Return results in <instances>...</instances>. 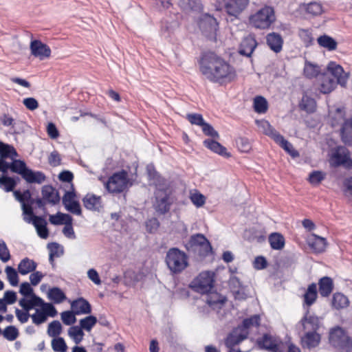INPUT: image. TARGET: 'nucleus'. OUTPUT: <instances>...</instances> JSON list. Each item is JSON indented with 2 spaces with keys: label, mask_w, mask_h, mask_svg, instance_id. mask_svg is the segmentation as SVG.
Returning a JSON list of instances; mask_svg holds the SVG:
<instances>
[{
  "label": "nucleus",
  "mask_w": 352,
  "mask_h": 352,
  "mask_svg": "<svg viewBox=\"0 0 352 352\" xmlns=\"http://www.w3.org/2000/svg\"><path fill=\"white\" fill-rule=\"evenodd\" d=\"M42 198H34L29 189L21 192L16 190L14 197L21 205L24 220H47L48 212L46 204L55 205L59 203L58 192L51 185L43 186L41 188Z\"/></svg>",
  "instance_id": "nucleus-1"
},
{
  "label": "nucleus",
  "mask_w": 352,
  "mask_h": 352,
  "mask_svg": "<svg viewBox=\"0 0 352 352\" xmlns=\"http://www.w3.org/2000/svg\"><path fill=\"white\" fill-rule=\"evenodd\" d=\"M199 63L201 72L210 82H220L223 79L230 82L236 77L234 67L213 52H202Z\"/></svg>",
  "instance_id": "nucleus-2"
},
{
  "label": "nucleus",
  "mask_w": 352,
  "mask_h": 352,
  "mask_svg": "<svg viewBox=\"0 0 352 352\" xmlns=\"http://www.w3.org/2000/svg\"><path fill=\"white\" fill-rule=\"evenodd\" d=\"M165 261L169 270L175 274L180 273L188 265L186 254L177 248L168 250Z\"/></svg>",
  "instance_id": "nucleus-3"
},
{
  "label": "nucleus",
  "mask_w": 352,
  "mask_h": 352,
  "mask_svg": "<svg viewBox=\"0 0 352 352\" xmlns=\"http://www.w3.org/2000/svg\"><path fill=\"white\" fill-rule=\"evenodd\" d=\"M186 248L188 251H192L201 257H206L212 253L210 241L202 234L192 235Z\"/></svg>",
  "instance_id": "nucleus-4"
},
{
  "label": "nucleus",
  "mask_w": 352,
  "mask_h": 352,
  "mask_svg": "<svg viewBox=\"0 0 352 352\" xmlns=\"http://www.w3.org/2000/svg\"><path fill=\"white\" fill-rule=\"evenodd\" d=\"M276 16L274 8L265 6L250 17V24L258 29H267L275 21Z\"/></svg>",
  "instance_id": "nucleus-5"
},
{
  "label": "nucleus",
  "mask_w": 352,
  "mask_h": 352,
  "mask_svg": "<svg viewBox=\"0 0 352 352\" xmlns=\"http://www.w3.org/2000/svg\"><path fill=\"white\" fill-rule=\"evenodd\" d=\"M329 343L335 348L350 351L352 349V340L341 327L333 328L329 333Z\"/></svg>",
  "instance_id": "nucleus-6"
},
{
  "label": "nucleus",
  "mask_w": 352,
  "mask_h": 352,
  "mask_svg": "<svg viewBox=\"0 0 352 352\" xmlns=\"http://www.w3.org/2000/svg\"><path fill=\"white\" fill-rule=\"evenodd\" d=\"M198 25L203 35L207 38V39L212 41H217V32L218 30L219 23L213 16L209 14H201Z\"/></svg>",
  "instance_id": "nucleus-7"
},
{
  "label": "nucleus",
  "mask_w": 352,
  "mask_h": 352,
  "mask_svg": "<svg viewBox=\"0 0 352 352\" xmlns=\"http://www.w3.org/2000/svg\"><path fill=\"white\" fill-rule=\"evenodd\" d=\"M128 173L122 170L113 173L106 183V188L112 193H120L125 190L129 184Z\"/></svg>",
  "instance_id": "nucleus-8"
},
{
  "label": "nucleus",
  "mask_w": 352,
  "mask_h": 352,
  "mask_svg": "<svg viewBox=\"0 0 352 352\" xmlns=\"http://www.w3.org/2000/svg\"><path fill=\"white\" fill-rule=\"evenodd\" d=\"M192 289L200 294L210 293L214 288V274L202 272L192 283Z\"/></svg>",
  "instance_id": "nucleus-9"
},
{
  "label": "nucleus",
  "mask_w": 352,
  "mask_h": 352,
  "mask_svg": "<svg viewBox=\"0 0 352 352\" xmlns=\"http://www.w3.org/2000/svg\"><path fill=\"white\" fill-rule=\"evenodd\" d=\"M332 159L336 166H344L348 168H352V160L349 151L342 146H337L332 154Z\"/></svg>",
  "instance_id": "nucleus-10"
},
{
  "label": "nucleus",
  "mask_w": 352,
  "mask_h": 352,
  "mask_svg": "<svg viewBox=\"0 0 352 352\" xmlns=\"http://www.w3.org/2000/svg\"><path fill=\"white\" fill-rule=\"evenodd\" d=\"M31 54L40 60H44L51 56V49L41 40L34 39L31 41L30 45Z\"/></svg>",
  "instance_id": "nucleus-11"
},
{
  "label": "nucleus",
  "mask_w": 352,
  "mask_h": 352,
  "mask_svg": "<svg viewBox=\"0 0 352 352\" xmlns=\"http://www.w3.org/2000/svg\"><path fill=\"white\" fill-rule=\"evenodd\" d=\"M226 12L237 17L248 6L249 0H222Z\"/></svg>",
  "instance_id": "nucleus-12"
},
{
  "label": "nucleus",
  "mask_w": 352,
  "mask_h": 352,
  "mask_svg": "<svg viewBox=\"0 0 352 352\" xmlns=\"http://www.w3.org/2000/svg\"><path fill=\"white\" fill-rule=\"evenodd\" d=\"M306 241L309 248L315 254H321L324 252L328 244L325 238L320 236L314 233L310 234L307 237Z\"/></svg>",
  "instance_id": "nucleus-13"
},
{
  "label": "nucleus",
  "mask_w": 352,
  "mask_h": 352,
  "mask_svg": "<svg viewBox=\"0 0 352 352\" xmlns=\"http://www.w3.org/2000/svg\"><path fill=\"white\" fill-rule=\"evenodd\" d=\"M327 69L336 78V83L340 84L342 87L346 86L349 78V74L344 72L341 65L331 61L328 64Z\"/></svg>",
  "instance_id": "nucleus-14"
},
{
  "label": "nucleus",
  "mask_w": 352,
  "mask_h": 352,
  "mask_svg": "<svg viewBox=\"0 0 352 352\" xmlns=\"http://www.w3.org/2000/svg\"><path fill=\"white\" fill-rule=\"evenodd\" d=\"M11 162H7V164L3 166L0 172L2 173H8L10 170L12 173H16L23 177V174L28 168L25 161L14 158L11 160Z\"/></svg>",
  "instance_id": "nucleus-15"
},
{
  "label": "nucleus",
  "mask_w": 352,
  "mask_h": 352,
  "mask_svg": "<svg viewBox=\"0 0 352 352\" xmlns=\"http://www.w3.org/2000/svg\"><path fill=\"white\" fill-rule=\"evenodd\" d=\"M257 46V42L252 35H248L242 40L239 49V53L243 56L250 57L254 49Z\"/></svg>",
  "instance_id": "nucleus-16"
},
{
  "label": "nucleus",
  "mask_w": 352,
  "mask_h": 352,
  "mask_svg": "<svg viewBox=\"0 0 352 352\" xmlns=\"http://www.w3.org/2000/svg\"><path fill=\"white\" fill-rule=\"evenodd\" d=\"M71 307L76 315L88 314L91 312L89 302L83 298H78L71 303Z\"/></svg>",
  "instance_id": "nucleus-17"
},
{
  "label": "nucleus",
  "mask_w": 352,
  "mask_h": 352,
  "mask_svg": "<svg viewBox=\"0 0 352 352\" xmlns=\"http://www.w3.org/2000/svg\"><path fill=\"white\" fill-rule=\"evenodd\" d=\"M266 41L270 48L275 53H278L282 50L283 39L280 34L269 33L266 36Z\"/></svg>",
  "instance_id": "nucleus-18"
},
{
  "label": "nucleus",
  "mask_w": 352,
  "mask_h": 352,
  "mask_svg": "<svg viewBox=\"0 0 352 352\" xmlns=\"http://www.w3.org/2000/svg\"><path fill=\"white\" fill-rule=\"evenodd\" d=\"M203 144L211 151L223 157H229L231 155L230 153L227 152V149L225 146L214 140L206 139L203 142Z\"/></svg>",
  "instance_id": "nucleus-19"
},
{
  "label": "nucleus",
  "mask_w": 352,
  "mask_h": 352,
  "mask_svg": "<svg viewBox=\"0 0 352 352\" xmlns=\"http://www.w3.org/2000/svg\"><path fill=\"white\" fill-rule=\"evenodd\" d=\"M320 335L316 331H309L302 338V345L308 349L315 348L320 344Z\"/></svg>",
  "instance_id": "nucleus-20"
},
{
  "label": "nucleus",
  "mask_w": 352,
  "mask_h": 352,
  "mask_svg": "<svg viewBox=\"0 0 352 352\" xmlns=\"http://www.w3.org/2000/svg\"><path fill=\"white\" fill-rule=\"evenodd\" d=\"M319 293L322 297H328L333 290V279L329 276H324L318 280Z\"/></svg>",
  "instance_id": "nucleus-21"
},
{
  "label": "nucleus",
  "mask_w": 352,
  "mask_h": 352,
  "mask_svg": "<svg viewBox=\"0 0 352 352\" xmlns=\"http://www.w3.org/2000/svg\"><path fill=\"white\" fill-rule=\"evenodd\" d=\"M22 178L30 184H42L46 179L45 174L41 171H34L29 167L23 174Z\"/></svg>",
  "instance_id": "nucleus-22"
},
{
  "label": "nucleus",
  "mask_w": 352,
  "mask_h": 352,
  "mask_svg": "<svg viewBox=\"0 0 352 352\" xmlns=\"http://www.w3.org/2000/svg\"><path fill=\"white\" fill-rule=\"evenodd\" d=\"M303 305L307 307L314 305L318 298L317 285L313 283L308 285L305 293L303 294Z\"/></svg>",
  "instance_id": "nucleus-23"
},
{
  "label": "nucleus",
  "mask_w": 352,
  "mask_h": 352,
  "mask_svg": "<svg viewBox=\"0 0 352 352\" xmlns=\"http://www.w3.org/2000/svg\"><path fill=\"white\" fill-rule=\"evenodd\" d=\"M82 202L85 207L89 210L100 211L102 208L101 197L95 195L87 194L83 199Z\"/></svg>",
  "instance_id": "nucleus-24"
},
{
  "label": "nucleus",
  "mask_w": 352,
  "mask_h": 352,
  "mask_svg": "<svg viewBox=\"0 0 352 352\" xmlns=\"http://www.w3.org/2000/svg\"><path fill=\"white\" fill-rule=\"evenodd\" d=\"M350 302L346 296L340 292L333 294L331 299V306L333 309L340 310L349 306Z\"/></svg>",
  "instance_id": "nucleus-25"
},
{
  "label": "nucleus",
  "mask_w": 352,
  "mask_h": 352,
  "mask_svg": "<svg viewBox=\"0 0 352 352\" xmlns=\"http://www.w3.org/2000/svg\"><path fill=\"white\" fill-rule=\"evenodd\" d=\"M30 297V299L23 298L19 301V304L23 308V310L29 312L34 307H38L42 302V298L35 294H32Z\"/></svg>",
  "instance_id": "nucleus-26"
},
{
  "label": "nucleus",
  "mask_w": 352,
  "mask_h": 352,
  "mask_svg": "<svg viewBox=\"0 0 352 352\" xmlns=\"http://www.w3.org/2000/svg\"><path fill=\"white\" fill-rule=\"evenodd\" d=\"M37 267V263L29 258L26 257L22 259L18 265V272L21 275H26L35 271Z\"/></svg>",
  "instance_id": "nucleus-27"
},
{
  "label": "nucleus",
  "mask_w": 352,
  "mask_h": 352,
  "mask_svg": "<svg viewBox=\"0 0 352 352\" xmlns=\"http://www.w3.org/2000/svg\"><path fill=\"white\" fill-rule=\"evenodd\" d=\"M268 241L272 250H281L285 247V238L278 232H273L270 234Z\"/></svg>",
  "instance_id": "nucleus-28"
},
{
  "label": "nucleus",
  "mask_w": 352,
  "mask_h": 352,
  "mask_svg": "<svg viewBox=\"0 0 352 352\" xmlns=\"http://www.w3.org/2000/svg\"><path fill=\"white\" fill-rule=\"evenodd\" d=\"M256 123L265 135L270 137L274 140H276V135H280L270 123L265 120H256Z\"/></svg>",
  "instance_id": "nucleus-29"
},
{
  "label": "nucleus",
  "mask_w": 352,
  "mask_h": 352,
  "mask_svg": "<svg viewBox=\"0 0 352 352\" xmlns=\"http://www.w3.org/2000/svg\"><path fill=\"white\" fill-rule=\"evenodd\" d=\"M247 335L241 333L236 334L234 333H230L225 339V346L228 349H234L235 346L242 342L244 340L247 338Z\"/></svg>",
  "instance_id": "nucleus-30"
},
{
  "label": "nucleus",
  "mask_w": 352,
  "mask_h": 352,
  "mask_svg": "<svg viewBox=\"0 0 352 352\" xmlns=\"http://www.w3.org/2000/svg\"><path fill=\"white\" fill-rule=\"evenodd\" d=\"M274 141L278 144L292 157H296L299 156V153L298 151L294 149L293 145L287 140H285L282 135H276V140Z\"/></svg>",
  "instance_id": "nucleus-31"
},
{
  "label": "nucleus",
  "mask_w": 352,
  "mask_h": 352,
  "mask_svg": "<svg viewBox=\"0 0 352 352\" xmlns=\"http://www.w3.org/2000/svg\"><path fill=\"white\" fill-rule=\"evenodd\" d=\"M342 140L348 145L352 146V118L346 120L341 128Z\"/></svg>",
  "instance_id": "nucleus-32"
},
{
  "label": "nucleus",
  "mask_w": 352,
  "mask_h": 352,
  "mask_svg": "<svg viewBox=\"0 0 352 352\" xmlns=\"http://www.w3.org/2000/svg\"><path fill=\"white\" fill-rule=\"evenodd\" d=\"M16 183L13 178L8 175V173H2L0 176V188L6 192H14Z\"/></svg>",
  "instance_id": "nucleus-33"
},
{
  "label": "nucleus",
  "mask_w": 352,
  "mask_h": 352,
  "mask_svg": "<svg viewBox=\"0 0 352 352\" xmlns=\"http://www.w3.org/2000/svg\"><path fill=\"white\" fill-rule=\"evenodd\" d=\"M147 173L149 180L152 181L153 184L160 188L166 186V179L155 169V168H147Z\"/></svg>",
  "instance_id": "nucleus-34"
},
{
  "label": "nucleus",
  "mask_w": 352,
  "mask_h": 352,
  "mask_svg": "<svg viewBox=\"0 0 352 352\" xmlns=\"http://www.w3.org/2000/svg\"><path fill=\"white\" fill-rule=\"evenodd\" d=\"M317 41L320 46L326 48L329 51L335 50L337 48V41L329 35L323 34L319 36Z\"/></svg>",
  "instance_id": "nucleus-35"
},
{
  "label": "nucleus",
  "mask_w": 352,
  "mask_h": 352,
  "mask_svg": "<svg viewBox=\"0 0 352 352\" xmlns=\"http://www.w3.org/2000/svg\"><path fill=\"white\" fill-rule=\"evenodd\" d=\"M336 82L334 78L322 75V82L320 85L319 90L321 93L327 94L331 93L336 87Z\"/></svg>",
  "instance_id": "nucleus-36"
},
{
  "label": "nucleus",
  "mask_w": 352,
  "mask_h": 352,
  "mask_svg": "<svg viewBox=\"0 0 352 352\" xmlns=\"http://www.w3.org/2000/svg\"><path fill=\"white\" fill-rule=\"evenodd\" d=\"M264 348L272 352H280V346L276 341L269 334H265L261 340Z\"/></svg>",
  "instance_id": "nucleus-37"
},
{
  "label": "nucleus",
  "mask_w": 352,
  "mask_h": 352,
  "mask_svg": "<svg viewBox=\"0 0 352 352\" xmlns=\"http://www.w3.org/2000/svg\"><path fill=\"white\" fill-rule=\"evenodd\" d=\"M169 195L166 193L162 197L157 196L155 210L160 214H165L170 209V203L168 202Z\"/></svg>",
  "instance_id": "nucleus-38"
},
{
  "label": "nucleus",
  "mask_w": 352,
  "mask_h": 352,
  "mask_svg": "<svg viewBox=\"0 0 352 352\" xmlns=\"http://www.w3.org/2000/svg\"><path fill=\"white\" fill-rule=\"evenodd\" d=\"M316 101L314 98L308 96L307 94L302 96L300 107L301 109L307 111V113H313L316 110Z\"/></svg>",
  "instance_id": "nucleus-39"
},
{
  "label": "nucleus",
  "mask_w": 352,
  "mask_h": 352,
  "mask_svg": "<svg viewBox=\"0 0 352 352\" xmlns=\"http://www.w3.org/2000/svg\"><path fill=\"white\" fill-rule=\"evenodd\" d=\"M253 107L255 112L264 113L268 109L267 101L263 96H257L254 99Z\"/></svg>",
  "instance_id": "nucleus-40"
},
{
  "label": "nucleus",
  "mask_w": 352,
  "mask_h": 352,
  "mask_svg": "<svg viewBox=\"0 0 352 352\" xmlns=\"http://www.w3.org/2000/svg\"><path fill=\"white\" fill-rule=\"evenodd\" d=\"M47 248L50 252L49 260L51 264L53 265L54 258L60 257L63 254V249L57 243H51L47 245Z\"/></svg>",
  "instance_id": "nucleus-41"
},
{
  "label": "nucleus",
  "mask_w": 352,
  "mask_h": 352,
  "mask_svg": "<svg viewBox=\"0 0 352 352\" xmlns=\"http://www.w3.org/2000/svg\"><path fill=\"white\" fill-rule=\"evenodd\" d=\"M48 297L54 303L59 304L66 299L65 293L58 287H52L48 292Z\"/></svg>",
  "instance_id": "nucleus-42"
},
{
  "label": "nucleus",
  "mask_w": 352,
  "mask_h": 352,
  "mask_svg": "<svg viewBox=\"0 0 352 352\" xmlns=\"http://www.w3.org/2000/svg\"><path fill=\"white\" fill-rule=\"evenodd\" d=\"M320 74V68L318 65L306 62L304 67L305 76L309 78H316Z\"/></svg>",
  "instance_id": "nucleus-43"
},
{
  "label": "nucleus",
  "mask_w": 352,
  "mask_h": 352,
  "mask_svg": "<svg viewBox=\"0 0 352 352\" xmlns=\"http://www.w3.org/2000/svg\"><path fill=\"white\" fill-rule=\"evenodd\" d=\"M32 223L35 227L38 235L42 239H47L49 236V231L47 228V221H28Z\"/></svg>",
  "instance_id": "nucleus-44"
},
{
  "label": "nucleus",
  "mask_w": 352,
  "mask_h": 352,
  "mask_svg": "<svg viewBox=\"0 0 352 352\" xmlns=\"http://www.w3.org/2000/svg\"><path fill=\"white\" fill-rule=\"evenodd\" d=\"M306 12L314 16L320 15L322 13V6L320 3L318 2H310L309 3L303 4Z\"/></svg>",
  "instance_id": "nucleus-45"
},
{
  "label": "nucleus",
  "mask_w": 352,
  "mask_h": 352,
  "mask_svg": "<svg viewBox=\"0 0 352 352\" xmlns=\"http://www.w3.org/2000/svg\"><path fill=\"white\" fill-rule=\"evenodd\" d=\"M63 330L62 325L58 320L51 322L47 328V334L52 338L58 337Z\"/></svg>",
  "instance_id": "nucleus-46"
},
{
  "label": "nucleus",
  "mask_w": 352,
  "mask_h": 352,
  "mask_svg": "<svg viewBox=\"0 0 352 352\" xmlns=\"http://www.w3.org/2000/svg\"><path fill=\"white\" fill-rule=\"evenodd\" d=\"M54 225L65 224L63 232L65 236L69 239H75V233L72 226V221H50Z\"/></svg>",
  "instance_id": "nucleus-47"
},
{
  "label": "nucleus",
  "mask_w": 352,
  "mask_h": 352,
  "mask_svg": "<svg viewBox=\"0 0 352 352\" xmlns=\"http://www.w3.org/2000/svg\"><path fill=\"white\" fill-rule=\"evenodd\" d=\"M68 333L73 338L76 344H79L83 338L84 333L82 329L78 326H73L69 328Z\"/></svg>",
  "instance_id": "nucleus-48"
},
{
  "label": "nucleus",
  "mask_w": 352,
  "mask_h": 352,
  "mask_svg": "<svg viewBox=\"0 0 352 352\" xmlns=\"http://www.w3.org/2000/svg\"><path fill=\"white\" fill-rule=\"evenodd\" d=\"M2 334L6 340L13 341L18 338L19 333L16 327L10 325L3 329Z\"/></svg>",
  "instance_id": "nucleus-49"
},
{
  "label": "nucleus",
  "mask_w": 352,
  "mask_h": 352,
  "mask_svg": "<svg viewBox=\"0 0 352 352\" xmlns=\"http://www.w3.org/2000/svg\"><path fill=\"white\" fill-rule=\"evenodd\" d=\"M97 323V318L94 316H87L80 320V325L82 329L89 331Z\"/></svg>",
  "instance_id": "nucleus-50"
},
{
  "label": "nucleus",
  "mask_w": 352,
  "mask_h": 352,
  "mask_svg": "<svg viewBox=\"0 0 352 352\" xmlns=\"http://www.w3.org/2000/svg\"><path fill=\"white\" fill-rule=\"evenodd\" d=\"M52 347L55 352H65L67 344L63 338L56 337L52 340Z\"/></svg>",
  "instance_id": "nucleus-51"
},
{
  "label": "nucleus",
  "mask_w": 352,
  "mask_h": 352,
  "mask_svg": "<svg viewBox=\"0 0 352 352\" xmlns=\"http://www.w3.org/2000/svg\"><path fill=\"white\" fill-rule=\"evenodd\" d=\"M5 272L10 284L12 286H16L19 283V276L16 270L11 266H7Z\"/></svg>",
  "instance_id": "nucleus-52"
},
{
  "label": "nucleus",
  "mask_w": 352,
  "mask_h": 352,
  "mask_svg": "<svg viewBox=\"0 0 352 352\" xmlns=\"http://www.w3.org/2000/svg\"><path fill=\"white\" fill-rule=\"evenodd\" d=\"M302 325L304 329H308L307 324L311 326V329L312 331H317L319 325H318V319L316 316H305L302 320Z\"/></svg>",
  "instance_id": "nucleus-53"
},
{
  "label": "nucleus",
  "mask_w": 352,
  "mask_h": 352,
  "mask_svg": "<svg viewBox=\"0 0 352 352\" xmlns=\"http://www.w3.org/2000/svg\"><path fill=\"white\" fill-rule=\"evenodd\" d=\"M41 307V310L43 311L46 317H55L57 315V311L55 307L49 302H45L42 299L41 304L38 306Z\"/></svg>",
  "instance_id": "nucleus-54"
},
{
  "label": "nucleus",
  "mask_w": 352,
  "mask_h": 352,
  "mask_svg": "<svg viewBox=\"0 0 352 352\" xmlns=\"http://www.w3.org/2000/svg\"><path fill=\"white\" fill-rule=\"evenodd\" d=\"M261 318L259 315L255 314L243 320V327L249 329L252 327H258L260 326Z\"/></svg>",
  "instance_id": "nucleus-55"
},
{
  "label": "nucleus",
  "mask_w": 352,
  "mask_h": 352,
  "mask_svg": "<svg viewBox=\"0 0 352 352\" xmlns=\"http://www.w3.org/2000/svg\"><path fill=\"white\" fill-rule=\"evenodd\" d=\"M31 318L32 322L37 326L45 322L47 320V318L46 317L43 311L41 310V309H36L35 313L31 314Z\"/></svg>",
  "instance_id": "nucleus-56"
},
{
  "label": "nucleus",
  "mask_w": 352,
  "mask_h": 352,
  "mask_svg": "<svg viewBox=\"0 0 352 352\" xmlns=\"http://www.w3.org/2000/svg\"><path fill=\"white\" fill-rule=\"evenodd\" d=\"M325 177V173L320 170H314L309 175V182L311 184H319Z\"/></svg>",
  "instance_id": "nucleus-57"
},
{
  "label": "nucleus",
  "mask_w": 352,
  "mask_h": 352,
  "mask_svg": "<svg viewBox=\"0 0 352 352\" xmlns=\"http://www.w3.org/2000/svg\"><path fill=\"white\" fill-rule=\"evenodd\" d=\"M201 127L205 135L211 137L214 139L219 138V133L213 128L210 124L205 122Z\"/></svg>",
  "instance_id": "nucleus-58"
},
{
  "label": "nucleus",
  "mask_w": 352,
  "mask_h": 352,
  "mask_svg": "<svg viewBox=\"0 0 352 352\" xmlns=\"http://www.w3.org/2000/svg\"><path fill=\"white\" fill-rule=\"evenodd\" d=\"M182 6L185 9L199 11L201 9L200 0H181Z\"/></svg>",
  "instance_id": "nucleus-59"
},
{
  "label": "nucleus",
  "mask_w": 352,
  "mask_h": 352,
  "mask_svg": "<svg viewBox=\"0 0 352 352\" xmlns=\"http://www.w3.org/2000/svg\"><path fill=\"white\" fill-rule=\"evenodd\" d=\"M186 119L190 124L199 126H201L205 122L202 115L199 113H188Z\"/></svg>",
  "instance_id": "nucleus-60"
},
{
  "label": "nucleus",
  "mask_w": 352,
  "mask_h": 352,
  "mask_svg": "<svg viewBox=\"0 0 352 352\" xmlns=\"http://www.w3.org/2000/svg\"><path fill=\"white\" fill-rule=\"evenodd\" d=\"M206 302L209 306H213L218 304H223L224 300L221 299V296L217 293H212V291L210 293L206 294Z\"/></svg>",
  "instance_id": "nucleus-61"
},
{
  "label": "nucleus",
  "mask_w": 352,
  "mask_h": 352,
  "mask_svg": "<svg viewBox=\"0 0 352 352\" xmlns=\"http://www.w3.org/2000/svg\"><path fill=\"white\" fill-rule=\"evenodd\" d=\"M236 145L241 152H248L251 148L249 140L245 137H240L236 140Z\"/></svg>",
  "instance_id": "nucleus-62"
},
{
  "label": "nucleus",
  "mask_w": 352,
  "mask_h": 352,
  "mask_svg": "<svg viewBox=\"0 0 352 352\" xmlns=\"http://www.w3.org/2000/svg\"><path fill=\"white\" fill-rule=\"evenodd\" d=\"M74 311H66L61 313V319L63 322L66 325H71L75 323L76 318Z\"/></svg>",
  "instance_id": "nucleus-63"
},
{
  "label": "nucleus",
  "mask_w": 352,
  "mask_h": 352,
  "mask_svg": "<svg viewBox=\"0 0 352 352\" xmlns=\"http://www.w3.org/2000/svg\"><path fill=\"white\" fill-rule=\"evenodd\" d=\"M64 206L67 211L74 214L80 215L81 214V207L78 201L75 200L71 203L66 204Z\"/></svg>",
  "instance_id": "nucleus-64"
}]
</instances>
